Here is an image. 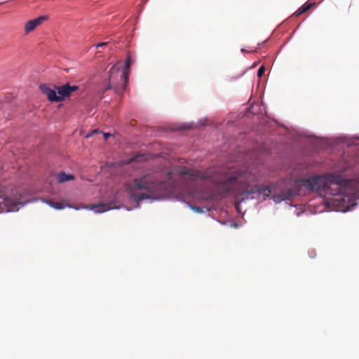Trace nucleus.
Segmentation results:
<instances>
[{"instance_id":"13","label":"nucleus","mask_w":359,"mask_h":359,"mask_svg":"<svg viewBox=\"0 0 359 359\" xmlns=\"http://www.w3.org/2000/svg\"><path fill=\"white\" fill-rule=\"evenodd\" d=\"M48 15H41V16H39L38 18H34L33 20H31L29 21H28L26 24H25V32L27 34L31 32L32 31H33L38 25H39L42 22H43L44 20H46L48 19Z\"/></svg>"},{"instance_id":"5","label":"nucleus","mask_w":359,"mask_h":359,"mask_svg":"<svg viewBox=\"0 0 359 359\" xmlns=\"http://www.w3.org/2000/svg\"><path fill=\"white\" fill-rule=\"evenodd\" d=\"M300 182L309 192L316 193L318 191H325V185L322 175H311L308 177H302Z\"/></svg>"},{"instance_id":"35","label":"nucleus","mask_w":359,"mask_h":359,"mask_svg":"<svg viewBox=\"0 0 359 359\" xmlns=\"http://www.w3.org/2000/svg\"><path fill=\"white\" fill-rule=\"evenodd\" d=\"M266 42V40L262 41L261 43H258V46L264 45Z\"/></svg>"},{"instance_id":"29","label":"nucleus","mask_w":359,"mask_h":359,"mask_svg":"<svg viewBox=\"0 0 359 359\" xmlns=\"http://www.w3.org/2000/svg\"><path fill=\"white\" fill-rule=\"evenodd\" d=\"M118 68L116 66H113L109 70V73L111 74L114 71H117Z\"/></svg>"},{"instance_id":"15","label":"nucleus","mask_w":359,"mask_h":359,"mask_svg":"<svg viewBox=\"0 0 359 359\" xmlns=\"http://www.w3.org/2000/svg\"><path fill=\"white\" fill-rule=\"evenodd\" d=\"M75 179L76 177L73 174L66 172L65 171H61L57 175V181L60 184L72 181Z\"/></svg>"},{"instance_id":"27","label":"nucleus","mask_w":359,"mask_h":359,"mask_svg":"<svg viewBox=\"0 0 359 359\" xmlns=\"http://www.w3.org/2000/svg\"><path fill=\"white\" fill-rule=\"evenodd\" d=\"M107 44H108V42H101V43H96V44L95 45V47L96 48H100V47L106 46Z\"/></svg>"},{"instance_id":"9","label":"nucleus","mask_w":359,"mask_h":359,"mask_svg":"<svg viewBox=\"0 0 359 359\" xmlns=\"http://www.w3.org/2000/svg\"><path fill=\"white\" fill-rule=\"evenodd\" d=\"M55 88L57 91L58 102H62L65 98L69 97L73 92L79 89V86L76 85H70L69 83H66L62 86H55Z\"/></svg>"},{"instance_id":"22","label":"nucleus","mask_w":359,"mask_h":359,"mask_svg":"<svg viewBox=\"0 0 359 359\" xmlns=\"http://www.w3.org/2000/svg\"><path fill=\"white\" fill-rule=\"evenodd\" d=\"M178 129L181 130H188L195 129V123L194 122L181 123L179 125Z\"/></svg>"},{"instance_id":"12","label":"nucleus","mask_w":359,"mask_h":359,"mask_svg":"<svg viewBox=\"0 0 359 359\" xmlns=\"http://www.w3.org/2000/svg\"><path fill=\"white\" fill-rule=\"evenodd\" d=\"M41 92L46 95L47 99L50 102H59L57 91L54 88H50L46 83H41L39 86Z\"/></svg>"},{"instance_id":"6","label":"nucleus","mask_w":359,"mask_h":359,"mask_svg":"<svg viewBox=\"0 0 359 359\" xmlns=\"http://www.w3.org/2000/svg\"><path fill=\"white\" fill-rule=\"evenodd\" d=\"M322 176L325 185V191L330 188L331 184L337 185L342 189L348 187L350 184V180L340 173H326Z\"/></svg>"},{"instance_id":"20","label":"nucleus","mask_w":359,"mask_h":359,"mask_svg":"<svg viewBox=\"0 0 359 359\" xmlns=\"http://www.w3.org/2000/svg\"><path fill=\"white\" fill-rule=\"evenodd\" d=\"M278 194H272L271 200L276 203L279 204L282 203L283 201H285V198L283 192V190H280V192H278Z\"/></svg>"},{"instance_id":"2","label":"nucleus","mask_w":359,"mask_h":359,"mask_svg":"<svg viewBox=\"0 0 359 359\" xmlns=\"http://www.w3.org/2000/svg\"><path fill=\"white\" fill-rule=\"evenodd\" d=\"M261 173L257 170L238 169L233 171L230 175L222 180L219 188L222 194H229L235 186L241 198L239 203L257 199L261 194L268 191L269 184H260Z\"/></svg>"},{"instance_id":"3","label":"nucleus","mask_w":359,"mask_h":359,"mask_svg":"<svg viewBox=\"0 0 359 359\" xmlns=\"http://www.w3.org/2000/svg\"><path fill=\"white\" fill-rule=\"evenodd\" d=\"M30 200H22V194L18 188L0 186V214L18 211Z\"/></svg>"},{"instance_id":"14","label":"nucleus","mask_w":359,"mask_h":359,"mask_svg":"<svg viewBox=\"0 0 359 359\" xmlns=\"http://www.w3.org/2000/svg\"><path fill=\"white\" fill-rule=\"evenodd\" d=\"M174 198L177 201H180L187 204V206L196 213H205L209 211L208 208H207L206 207H199L186 201L182 195H177Z\"/></svg>"},{"instance_id":"23","label":"nucleus","mask_w":359,"mask_h":359,"mask_svg":"<svg viewBox=\"0 0 359 359\" xmlns=\"http://www.w3.org/2000/svg\"><path fill=\"white\" fill-rule=\"evenodd\" d=\"M144 156L140 153H136L132 156L129 157L125 162L126 165L131 164L134 162H137L139 158H143Z\"/></svg>"},{"instance_id":"24","label":"nucleus","mask_w":359,"mask_h":359,"mask_svg":"<svg viewBox=\"0 0 359 359\" xmlns=\"http://www.w3.org/2000/svg\"><path fill=\"white\" fill-rule=\"evenodd\" d=\"M208 119L206 118H202L198 120L196 123H195V129L201 128L207 125Z\"/></svg>"},{"instance_id":"17","label":"nucleus","mask_w":359,"mask_h":359,"mask_svg":"<svg viewBox=\"0 0 359 359\" xmlns=\"http://www.w3.org/2000/svg\"><path fill=\"white\" fill-rule=\"evenodd\" d=\"M301 180L302 177L295 178L293 180V184L292 187L294 192L296 194H298V196L301 195V191L302 190V188L304 187V185H302V183L300 182Z\"/></svg>"},{"instance_id":"10","label":"nucleus","mask_w":359,"mask_h":359,"mask_svg":"<svg viewBox=\"0 0 359 359\" xmlns=\"http://www.w3.org/2000/svg\"><path fill=\"white\" fill-rule=\"evenodd\" d=\"M134 62L135 60L133 59L130 53H128L121 74V85L123 90L126 89L129 79V71L131 65Z\"/></svg>"},{"instance_id":"7","label":"nucleus","mask_w":359,"mask_h":359,"mask_svg":"<svg viewBox=\"0 0 359 359\" xmlns=\"http://www.w3.org/2000/svg\"><path fill=\"white\" fill-rule=\"evenodd\" d=\"M67 207L72 208L75 210H93L96 214H101L114 209H119V207L112 206L110 203H100L98 204H92L90 205H67Z\"/></svg>"},{"instance_id":"4","label":"nucleus","mask_w":359,"mask_h":359,"mask_svg":"<svg viewBox=\"0 0 359 359\" xmlns=\"http://www.w3.org/2000/svg\"><path fill=\"white\" fill-rule=\"evenodd\" d=\"M264 113L266 114V109L263 104H252L245 109L243 116L252 118L262 128L264 133H272L271 129L272 121H269Z\"/></svg>"},{"instance_id":"25","label":"nucleus","mask_w":359,"mask_h":359,"mask_svg":"<svg viewBox=\"0 0 359 359\" xmlns=\"http://www.w3.org/2000/svg\"><path fill=\"white\" fill-rule=\"evenodd\" d=\"M265 70H266V68L264 65H262L261 67H259V69H257V77H259V78L262 77L265 72Z\"/></svg>"},{"instance_id":"1","label":"nucleus","mask_w":359,"mask_h":359,"mask_svg":"<svg viewBox=\"0 0 359 359\" xmlns=\"http://www.w3.org/2000/svg\"><path fill=\"white\" fill-rule=\"evenodd\" d=\"M176 187L175 182L165 181L155 177L142 176L134 179L133 184L126 187L128 200L139 203L149 200L150 203L162 201L173 198V193Z\"/></svg>"},{"instance_id":"11","label":"nucleus","mask_w":359,"mask_h":359,"mask_svg":"<svg viewBox=\"0 0 359 359\" xmlns=\"http://www.w3.org/2000/svg\"><path fill=\"white\" fill-rule=\"evenodd\" d=\"M41 92L46 95L47 99L50 102H59L57 91L54 88H50L46 83H41L39 86Z\"/></svg>"},{"instance_id":"33","label":"nucleus","mask_w":359,"mask_h":359,"mask_svg":"<svg viewBox=\"0 0 359 359\" xmlns=\"http://www.w3.org/2000/svg\"><path fill=\"white\" fill-rule=\"evenodd\" d=\"M313 252L309 253L310 258L313 259L316 257V254L312 255Z\"/></svg>"},{"instance_id":"18","label":"nucleus","mask_w":359,"mask_h":359,"mask_svg":"<svg viewBox=\"0 0 359 359\" xmlns=\"http://www.w3.org/2000/svg\"><path fill=\"white\" fill-rule=\"evenodd\" d=\"M283 192L286 201H291L294 197L298 196V194H296L292 187L289 189L283 188Z\"/></svg>"},{"instance_id":"31","label":"nucleus","mask_w":359,"mask_h":359,"mask_svg":"<svg viewBox=\"0 0 359 359\" xmlns=\"http://www.w3.org/2000/svg\"><path fill=\"white\" fill-rule=\"evenodd\" d=\"M104 138L107 140L109 136H111L110 133H103Z\"/></svg>"},{"instance_id":"21","label":"nucleus","mask_w":359,"mask_h":359,"mask_svg":"<svg viewBox=\"0 0 359 359\" xmlns=\"http://www.w3.org/2000/svg\"><path fill=\"white\" fill-rule=\"evenodd\" d=\"M313 3H309L306 2L304 4H303L296 12L295 14L297 16H299L306 11H307L309 9H310L313 6Z\"/></svg>"},{"instance_id":"30","label":"nucleus","mask_w":359,"mask_h":359,"mask_svg":"<svg viewBox=\"0 0 359 359\" xmlns=\"http://www.w3.org/2000/svg\"><path fill=\"white\" fill-rule=\"evenodd\" d=\"M112 87V86L111 85V83H109L104 89V91H106L107 90H109Z\"/></svg>"},{"instance_id":"34","label":"nucleus","mask_w":359,"mask_h":359,"mask_svg":"<svg viewBox=\"0 0 359 359\" xmlns=\"http://www.w3.org/2000/svg\"><path fill=\"white\" fill-rule=\"evenodd\" d=\"M241 52L244 53H246L247 50L245 48H243L241 49Z\"/></svg>"},{"instance_id":"19","label":"nucleus","mask_w":359,"mask_h":359,"mask_svg":"<svg viewBox=\"0 0 359 359\" xmlns=\"http://www.w3.org/2000/svg\"><path fill=\"white\" fill-rule=\"evenodd\" d=\"M283 190V187L278 182H273L269 184L268 192L271 194H274L275 192H280Z\"/></svg>"},{"instance_id":"32","label":"nucleus","mask_w":359,"mask_h":359,"mask_svg":"<svg viewBox=\"0 0 359 359\" xmlns=\"http://www.w3.org/2000/svg\"><path fill=\"white\" fill-rule=\"evenodd\" d=\"M122 207L126 208L127 211H131L135 208H129L126 207V205H122Z\"/></svg>"},{"instance_id":"28","label":"nucleus","mask_w":359,"mask_h":359,"mask_svg":"<svg viewBox=\"0 0 359 359\" xmlns=\"http://www.w3.org/2000/svg\"><path fill=\"white\" fill-rule=\"evenodd\" d=\"M229 222H230L231 227L238 228L239 226V225L235 222L230 221Z\"/></svg>"},{"instance_id":"16","label":"nucleus","mask_w":359,"mask_h":359,"mask_svg":"<svg viewBox=\"0 0 359 359\" xmlns=\"http://www.w3.org/2000/svg\"><path fill=\"white\" fill-rule=\"evenodd\" d=\"M44 203L48 204L50 207L54 208L55 210H61L67 207V204L57 202V201H53L52 200H44Z\"/></svg>"},{"instance_id":"26","label":"nucleus","mask_w":359,"mask_h":359,"mask_svg":"<svg viewBox=\"0 0 359 359\" xmlns=\"http://www.w3.org/2000/svg\"><path fill=\"white\" fill-rule=\"evenodd\" d=\"M261 196L262 197L263 201L266 200H271L272 194L269 193H263V194H261Z\"/></svg>"},{"instance_id":"8","label":"nucleus","mask_w":359,"mask_h":359,"mask_svg":"<svg viewBox=\"0 0 359 359\" xmlns=\"http://www.w3.org/2000/svg\"><path fill=\"white\" fill-rule=\"evenodd\" d=\"M177 172L180 176H187L189 179L192 181H196L198 180H207L208 175L202 173L199 170H195L189 167L184 165H180L177 168Z\"/></svg>"},{"instance_id":"36","label":"nucleus","mask_w":359,"mask_h":359,"mask_svg":"<svg viewBox=\"0 0 359 359\" xmlns=\"http://www.w3.org/2000/svg\"><path fill=\"white\" fill-rule=\"evenodd\" d=\"M90 136H91V134H88V135H86V137H90Z\"/></svg>"}]
</instances>
